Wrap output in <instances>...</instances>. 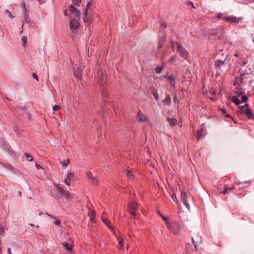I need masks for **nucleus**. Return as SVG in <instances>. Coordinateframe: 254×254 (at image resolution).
Returning a JSON list of instances; mask_svg holds the SVG:
<instances>
[{
	"label": "nucleus",
	"mask_w": 254,
	"mask_h": 254,
	"mask_svg": "<svg viewBox=\"0 0 254 254\" xmlns=\"http://www.w3.org/2000/svg\"><path fill=\"white\" fill-rule=\"evenodd\" d=\"M242 89L236 88L234 90L235 96L232 97V101L236 104L239 105L241 102H245L248 100L246 95H243Z\"/></svg>",
	"instance_id": "obj_1"
},
{
	"label": "nucleus",
	"mask_w": 254,
	"mask_h": 254,
	"mask_svg": "<svg viewBox=\"0 0 254 254\" xmlns=\"http://www.w3.org/2000/svg\"><path fill=\"white\" fill-rule=\"evenodd\" d=\"M167 227L170 232L175 235H179L182 226L180 223L176 220H171L167 222Z\"/></svg>",
	"instance_id": "obj_2"
},
{
	"label": "nucleus",
	"mask_w": 254,
	"mask_h": 254,
	"mask_svg": "<svg viewBox=\"0 0 254 254\" xmlns=\"http://www.w3.org/2000/svg\"><path fill=\"white\" fill-rule=\"evenodd\" d=\"M65 15H69L71 19H80L79 11L76 9L75 7L71 5L68 9L64 11Z\"/></svg>",
	"instance_id": "obj_3"
},
{
	"label": "nucleus",
	"mask_w": 254,
	"mask_h": 254,
	"mask_svg": "<svg viewBox=\"0 0 254 254\" xmlns=\"http://www.w3.org/2000/svg\"><path fill=\"white\" fill-rule=\"evenodd\" d=\"M177 46V51L179 52L180 56L184 59H187L188 57V52L178 42H174L172 44V49H175V46Z\"/></svg>",
	"instance_id": "obj_4"
},
{
	"label": "nucleus",
	"mask_w": 254,
	"mask_h": 254,
	"mask_svg": "<svg viewBox=\"0 0 254 254\" xmlns=\"http://www.w3.org/2000/svg\"><path fill=\"white\" fill-rule=\"evenodd\" d=\"M97 80L100 86L104 88L107 81V75L105 71L102 70L99 71L97 74Z\"/></svg>",
	"instance_id": "obj_5"
},
{
	"label": "nucleus",
	"mask_w": 254,
	"mask_h": 254,
	"mask_svg": "<svg viewBox=\"0 0 254 254\" xmlns=\"http://www.w3.org/2000/svg\"><path fill=\"white\" fill-rule=\"evenodd\" d=\"M241 113L246 114L247 117L249 119H253V114L248 107V104H246L245 106H240L239 107Z\"/></svg>",
	"instance_id": "obj_6"
},
{
	"label": "nucleus",
	"mask_w": 254,
	"mask_h": 254,
	"mask_svg": "<svg viewBox=\"0 0 254 254\" xmlns=\"http://www.w3.org/2000/svg\"><path fill=\"white\" fill-rule=\"evenodd\" d=\"M80 19H71L70 22V28L72 32H74V30H76L79 28V20Z\"/></svg>",
	"instance_id": "obj_7"
},
{
	"label": "nucleus",
	"mask_w": 254,
	"mask_h": 254,
	"mask_svg": "<svg viewBox=\"0 0 254 254\" xmlns=\"http://www.w3.org/2000/svg\"><path fill=\"white\" fill-rule=\"evenodd\" d=\"M225 20L226 21H229L234 24H238L239 23L240 20L242 19L241 17H236L234 15H229L227 17H224Z\"/></svg>",
	"instance_id": "obj_8"
},
{
	"label": "nucleus",
	"mask_w": 254,
	"mask_h": 254,
	"mask_svg": "<svg viewBox=\"0 0 254 254\" xmlns=\"http://www.w3.org/2000/svg\"><path fill=\"white\" fill-rule=\"evenodd\" d=\"M187 196H188V195L185 192L181 191V200L183 201V202L184 203V204L185 205L186 207L187 208L189 209L190 206L189 204L188 203V202L187 201Z\"/></svg>",
	"instance_id": "obj_9"
},
{
	"label": "nucleus",
	"mask_w": 254,
	"mask_h": 254,
	"mask_svg": "<svg viewBox=\"0 0 254 254\" xmlns=\"http://www.w3.org/2000/svg\"><path fill=\"white\" fill-rule=\"evenodd\" d=\"M137 206L138 205L135 202H133L130 204V213L132 216H136L135 210L137 208Z\"/></svg>",
	"instance_id": "obj_10"
},
{
	"label": "nucleus",
	"mask_w": 254,
	"mask_h": 254,
	"mask_svg": "<svg viewBox=\"0 0 254 254\" xmlns=\"http://www.w3.org/2000/svg\"><path fill=\"white\" fill-rule=\"evenodd\" d=\"M58 189L61 195H64L65 197L69 198L70 194L67 190H64L62 187L59 186L58 187Z\"/></svg>",
	"instance_id": "obj_11"
},
{
	"label": "nucleus",
	"mask_w": 254,
	"mask_h": 254,
	"mask_svg": "<svg viewBox=\"0 0 254 254\" xmlns=\"http://www.w3.org/2000/svg\"><path fill=\"white\" fill-rule=\"evenodd\" d=\"M165 78H166L169 81L171 86H174L176 83L175 77L173 75L167 76L166 75Z\"/></svg>",
	"instance_id": "obj_12"
},
{
	"label": "nucleus",
	"mask_w": 254,
	"mask_h": 254,
	"mask_svg": "<svg viewBox=\"0 0 254 254\" xmlns=\"http://www.w3.org/2000/svg\"><path fill=\"white\" fill-rule=\"evenodd\" d=\"M72 177H73V175L71 173L68 172L67 173L66 177L64 179V183L66 185H67V186L70 185V180H71Z\"/></svg>",
	"instance_id": "obj_13"
},
{
	"label": "nucleus",
	"mask_w": 254,
	"mask_h": 254,
	"mask_svg": "<svg viewBox=\"0 0 254 254\" xmlns=\"http://www.w3.org/2000/svg\"><path fill=\"white\" fill-rule=\"evenodd\" d=\"M91 5V2H89L86 6V9H85V15L86 16V18H83V20L85 22H89L88 17L87 16V14H88L87 11L89 9V8H90Z\"/></svg>",
	"instance_id": "obj_14"
},
{
	"label": "nucleus",
	"mask_w": 254,
	"mask_h": 254,
	"mask_svg": "<svg viewBox=\"0 0 254 254\" xmlns=\"http://www.w3.org/2000/svg\"><path fill=\"white\" fill-rule=\"evenodd\" d=\"M102 220L103 221V222L110 229H111V230H113L114 228L113 227H112V226L111 225V221L104 218V217H102Z\"/></svg>",
	"instance_id": "obj_15"
},
{
	"label": "nucleus",
	"mask_w": 254,
	"mask_h": 254,
	"mask_svg": "<svg viewBox=\"0 0 254 254\" xmlns=\"http://www.w3.org/2000/svg\"><path fill=\"white\" fill-rule=\"evenodd\" d=\"M195 239L197 240L196 241H195L193 238H192V244H193V246L195 247V248H196V247L198 245L201 244L202 240H201V238L200 237L199 238L198 236H197V237H195Z\"/></svg>",
	"instance_id": "obj_16"
},
{
	"label": "nucleus",
	"mask_w": 254,
	"mask_h": 254,
	"mask_svg": "<svg viewBox=\"0 0 254 254\" xmlns=\"http://www.w3.org/2000/svg\"><path fill=\"white\" fill-rule=\"evenodd\" d=\"M224 63L225 61L218 60L215 62V66L217 69H221L222 67L224 65Z\"/></svg>",
	"instance_id": "obj_17"
},
{
	"label": "nucleus",
	"mask_w": 254,
	"mask_h": 254,
	"mask_svg": "<svg viewBox=\"0 0 254 254\" xmlns=\"http://www.w3.org/2000/svg\"><path fill=\"white\" fill-rule=\"evenodd\" d=\"M62 244L63 247L68 251L70 252L72 250V246L71 244L68 243L67 242H63Z\"/></svg>",
	"instance_id": "obj_18"
},
{
	"label": "nucleus",
	"mask_w": 254,
	"mask_h": 254,
	"mask_svg": "<svg viewBox=\"0 0 254 254\" xmlns=\"http://www.w3.org/2000/svg\"><path fill=\"white\" fill-rule=\"evenodd\" d=\"M138 117H139V121L140 122L147 121V118L146 116L140 111L138 112Z\"/></svg>",
	"instance_id": "obj_19"
},
{
	"label": "nucleus",
	"mask_w": 254,
	"mask_h": 254,
	"mask_svg": "<svg viewBox=\"0 0 254 254\" xmlns=\"http://www.w3.org/2000/svg\"><path fill=\"white\" fill-rule=\"evenodd\" d=\"M167 120L169 122L171 126H175L177 124L178 121L175 118H167Z\"/></svg>",
	"instance_id": "obj_20"
},
{
	"label": "nucleus",
	"mask_w": 254,
	"mask_h": 254,
	"mask_svg": "<svg viewBox=\"0 0 254 254\" xmlns=\"http://www.w3.org/2000/svg\"><path fill=\"white\" fill-rule=\"evenodd\" d=\"M164 105L169 106L171 104V97L169 95H167L166 98L163 100Z\"/></svg>",
	"instance_id": "obj_21"
},
{
	"label": "nucleus",
	"mask_w": 254,
	"mask_h": 254,
	"mask_svg": "<svg viewBox=\"0 0 254 254\" xmlns=\"http://www.w3.org/2000/svg\"><path fill=\"white\" fill-rule=\"evenodd\" d=\"M88 215L90 217V219L91 221L93 222L95 220V212L92 210H89V211L88 212Z\"/></svg>",
	"instance_id": "obj_22"
},
{
	"label": "nucleus",
	"mask_w": 254,
	"mask_h": 254,
	"mask_svg": "<svg viewBox=\"0 0 254 254\" xmlns=\"http://www.w3.org/2000/svg\"><path fill=\"white\" fill-rule=\"evenodd\" d=\"M124 241V240L122 238H120L119 239V243H118V245L117 246V248L120 249V250H122L124 248V246H123V242Z\"/></svg>",
	"instance_id": "obj_23"
},
{
	"label": "nucleus",
	"mask_w": 254,
	"mask_h": 254,
	"mask_svg": "<svg viewBox=\"0 0 254 254\" xmlns=\"http://www.w3.org/2000/svg\"><path fill=\"white\" fill-rule=\"evenodd\" d=\"M81 72V68H78L76 71H74V75L77 78H80L81 77V75L80 73Z\"/></svg>",
	"instance_id": "obj_24"
},
{
	"label": "nucleus",
	"mask_w": 254,
	"mask_h": 254,
	"mask_svg": "<svg viewBox=\"0 0 254 254\" xmlns=\"http://www.w3.org/2000/svg\"><path fill=\"white\" fill-rule=\"evenodd\" d=\"M227 16L225 15L224 13H220L216 15V18L219 19H222L225 20L224 17H227Z\"/></svg>",
	"instance_id": "obj_25"
},
{
	"label": "nucleus",
	"mask_w": 254,
	"mask_h": 254,
	"mask_svg": "<svg viewBox=\"0 0 254 254\" xmlns=\"http://www.w3.org/2000/svg\"><path fill=\"white\" fill-rule=\"evenodd\" d=\"M151 94L153 95V96L156 99V100H159V96H158V93H157V91H156V90L153 89L152 90Z\"/></svg>",
	"instance_id": "obj_26"
},
{
	"label": "nucleus",
	"mask_w": 254,
	"mask_h": 254,
	"mask_svg": "<svg viewBox=\"0 0 254 254\" xmlns=\"http://www.w3.org/2000/svg\"><path fill=\"white\" fill-rule=\"evenodd\" d=\"M127 175L130 179H132L133 178V174L131 170L127 172Z\"/></svg>",
	"instance_id": "obj_27"
},
{
	"label": "nucleus",
	"mask_w": 254,
	"mask_h": 254,
	"mask_svg": "<svg viewBox=\"0 0 254 254\" xmlns=\"http://www.w3.org/2000/svg\"><path fill=\"white\" fill-rule=\"evenodd\" d=\"M24 156L26 158L27 160H28V161H32L33 160V157L28 153H25Z\"/></svg>",
	"instance_id": "obj_28"
},
{
	"label": "nucleus",
	"mask_w": 254,
	"mask_h": 254,
	"mask_svg": "<svg viewBox=\"0 0 254 254\" xmlns=\"http://www.w3.org/2000/svg\"><path fill=\"white\" fill-rule=\"evenodd\" d=\"M21 41L22 42L23 46H25L27 42V38L26 36H22L21 38Z\"/></svg>",
	"instance_id": "obj_29"
},
{
	"label": "nucleus",
	"mask_w": 254,
	"mask_h": 254,
	"mask_svg": "<svg viewBox=\"0 0 254 254\" xmlns=\"http://www.w3.org/2000/svg\"><path fill=\"white\" fill-rule=\"evenodd\" d=\"M91 181H92V183L94 185H97L99 183V182H98V179H97L96 177H93L92 179H91Z\"/></svg>",
	"instance_id": "obj_30"
},
{
	"label": "nucleus",
	"mask_w": 254,
	"mask_h": 254,
	"mask_svg": "<svg viewBox=\"0 0 254 254\" xmlns=\"http://www.w3.org/2000/svg\"><path fill=\"white\" fill-rule=\"evenodd\" d=\"M232 190V188H225V189L222 192L223 194H225L227 193H228L229 192L231 191V190Z\"/></svg>",
	"instance_id": "obj_31"
},
{
	"label": "nucleus",
	"mask_w": 254,
	"mask_h": 254,
	"mask_svg": "<svg viewBox=\"0 0 254 254\" xmlns=\"http://www.w3.org/2000/svg\"><path fill=\"white\" fill-rule=\"evenodd\" d=\"M159 214L165 222L166 225H167V222H169L168 221V218L162 215L160 212H159Z\"/></svg>",
	"instance_id": "obj_32"
},
{
	"label": "nucleus",
	"mask_w": 254,
	"mask_h": 254,
	"mask_svg": "<svg viewBox=\"0 0 254 254\" xmlns=\"http://www.w3.org/2000/svg\"><path fill=\"white\" fill-rule=\"evenodd\" d=\"M162 70V67H156L155 68V71L157 73L159 74L161 72Z\"/></svg>",
	"instance_id": "obj_33"
},
{
	"label": "nucleus",
	"mask_w": 254,
	"mask_h": 254,
	"mask_svg": "<svg viewBox=\"0 0 254 254\" xmlns=\"http://www.w3.org/2000/svg\"><path fill=\"white\" fill-rule=\"evenodd\" d=\"M5 13L11 18H13L14 16L11 14V12L8 10H5Z\"/></svg>",
	"instance_id": "obj_34"
},
{
	"label": "nucleus",
	"mask_w": 254,
	"mask_h": 254,
	"mask_svg": "<svg viewBox=\"0 0 254 254\" xmlns=\"http://www.w3.org/2000/svg\"><path fill=\"white\" fill-rule=\"evenodd\" d=\"M69 162V159H67V160H64L63 162V166L65 167L67 165V164Z\"/></svg>",
	"instance_id": "obj_35"
},
{
	"label": "nucleus",
	"mask_w": 254,
	"mask_h": 254,
	"mask_svg": "<svg viewBox=\"0 0 254 254\" xmlns=\"http://www.w3.org/2000/svg\"><path fill=\"white\" fill-rule=\"evenodd\" d=\"M87 177L91 180V179L93 177L92 176V173L90 172H87L86 173Z\"/></svg>",
	"instance_id": "obj_36"
},
{
	"label": "nucleus",
	"mask_w": 254,
	"mask_h": 254,
	"mask_svg": "<svg viewBox=\"0 0 254 254\" xmlns=\"http://www.w3.org/2000/svg\"><path fill=\"white\" fill-rule=\"evenodd\" d=\"M106 88V85H105V87L104 88H103L101 87V89L103 90L102 94L103 96H106L107 95V92L106 91L104 90V88Z\"/></svg>",
	"instance_id": "obj_37"
},
{
	"label": "nucleus",
	"mask_w": 254,
	"mask_h": 254,
	"mask_svg": "<svg viewBox=\"0 0 254 254\" xmlns=\"http://www.w3.org/2000/svg\"><path fill=\"white\" fill-rule=\"evenodd\" d=\"M53 110L56 111H59V110H60V107L58 105H55L53 108Z\"/></svg>",
	"instance_id": "obj_38"
},
{
	"label": "nucleus",
	"mask_w": 254,
	"mask_h": 254,
	"mask_svg": "<svg viewBox=\"0 0 254 254\" xmlns=\"http://www.w3.org/2000/svg\"><path fill=\"white\" fill-rule=\"evenodd\" d=\"M80 1V0H72L73 3L75 5L78 4Z\"/></svg>",
	"instance_id": "obj_39"
},
{
	"label": "nucleus",
	"mask_w": 254,
	"mask_h": 254,
	"mask_svg": "<svg viewBox=\"0 0 254 254\" xmlns=\"http://www.w3.org/2000/svg\"><path fill=\"white\" fill-rule=\"evenodd\" d=\"M171 197L173 200L175 201H177V196L175 194H172L171 195Z\"/></svg>",
	"instance_id": "obj_40"
},
{
	"label": "nucleus",
	"mask_w": 254,
	"mask_h": 254,
	"mask_svg": "<svg viewBox=\"0 0 254 254\" xmlns=\"http://www.w3.org/2000/svg\"><path fill=\"white\" fill-rule=\"evenodd\" d=\"M32 76H33V78H34L35 79L38 81V80H39L38 77L35 73H33Z\"/></svg>",
	"instance_id": "obj_41"
},
{
	"label": "nucleus",
	"mask_w": 254,
	"mask_h": 254,
	"mask_svg": "<svg viewBox=\"0 0 254 254\" xmlns=\"http://www.w3.org/2000/svg\"><path fill=\"white\" fill-rule=\"evenodd\" d=\"M54 223L56 225H60L61 224V222L59 220L56 219L54 222Z\"/></svg>",
	"instance_id": "obj_42"
},
{
	"label": "nucleus",
	"mask_w": 254,
	"mask_h": 254,
	"mask_svg": "<svg viewBox=\"0 0 254 254\" xmlns=\"http://www.w3.org/2000/svg\"><path fill=\"white\" fill-rule=\"evenodd\" d=\"M210 94H211L212 96L215 95V90L214 89H210Z\"/></svg>",
	"instance_id": "obj_43"
},
{
	"label": "nucleus",
	"mask_w": 254,
	"mask_h": 254,
	"mask_svg": "<svg viewBox=\"0 0 254 254\" xmlns=\"http://www.w3.org/2000/svg\"><path fill=\"white\" fill-rule=\"evenodd\" d=\"M202 130H200V131H199L198 132V139H200V137H201V136H202Z\"/></svg>",
	"instance_id": "obj_44"
},
{
	"label": "nucleus",
	"mask_w": 254,
	"mask_h": 254,
	"mask_svg": "<svg viewBox=\"0 0 254 254\" xmlns=\"http://www.w3.org/2000/svg\"><path fill=\"white\" fill-rule=\"evenodd\" d=\"M35 166L37 169H42V167L39 164H37V163H35Z\"/></svg>",
	"instance_id": "obj_45"
},
{
	"label": "nucleus",
	"mask_w": 254,
	"mask_h": 254,
	"mask_svg": "<svg viewBox=\"0 0 254 254\" xmlns=\"http://www.w3.org/2000/svg\"><path fill=\"white\" fill-rule=\"evenodd\" d=\"M175 61V57H172L170 59V62H171V63L174 62Z\"/></svg>",
	"instance_id": "obj_46"
},
{
	"label": "nucleus",
	"mask_w": 254,
	"mask_h": 254,
	"mask_svg": "<svg viewBox=\"0 0 254 254\" xmlns=\"http://www.w3.org/2000/svg\"><path fill=\"white\" fill-rule=\"evenodd\" d=\"M210 99L212 100V101H215L216 100V97L215 96V95L210 97Z\"/></svg>",
	"instance_id": "obj_47"
},
{
	"label": "nucleus",
	"mask_w": 254,
	"mask_h": 254,
	"mask_svg": "<svg viewBox=\"0 0 254 254\" xmlns=\"http://www.w3.org/2000/svg\"><path fill=\"white\" fill-rule=\"evenodd\" d=\"M221 112H222L223 113H224V114H225V113H226V109H224V108H222V109H221Z\"/></svg>",
	"instance_id": "obj_48"
},
{
	"label": "nucleus",
	"mask_w": 254,
	"mask_h": 254,
	"mask_svg": "<svg viewBox=\"0 0 254 254\" xmlns=\"http://www.w3.org/2000/svg\"><path fill=\"white\" fill-rule=\"evenodd\" d=\"M40 3H44L46 0H37Z\"/></svg>",
	"instance_id": "obj_49"
},
{
	"label": "nucleus",
	"mask_w": 254,
	"mask_h": 254,
	"mask_svg": "<svg viewBox=\"0 0 254 254\" xmlns=\"http://www.w3.org/2000/svg\"><path fill=\"white\" fill-rule=\"evenodd\" d=\"M174 102H177V98L176 95H174Z\"/></svg>",
	"instance_id": "obj_50"
},
{
	"label": "nucleus",
	"mask_w": 254,
	"mask_h": 254,
	"mask_svg": "<svg viewBox=\"0 0 254 254\" xmlns=\"http://www.w3.org/2000/svg\"><path fill=\"white\" fill-rule=\"evenodd\" d=\"M162 26H163L164 28H166L167 25L166 23H162Z\"/></svg>",
	"instance_id": "obj_51"
},
{
	"label": "nucleus",
	"mask_w": 254,
	"mask_h": 254,
	"mask_svg": "<svg viewBox=\"0 0 254 254\" xmlns=\"http://www.w3.org/2000/svg\"><path fill=\"white\" fill-rule=\"evenodd\" d=\"M189 4H190V5H191L193 7V8H195L194 6H193V3L192 2H190V1H189Z\"/></svg>",
	"instance_id": "obj_52"
},
{
	"label": "nucleus",
	"mask_w": 254,
	"mask_h": 254,
	"mask_svg": "<svg viewBox=\"0 0 254 254\" xmlns=\"http://www.w3.org/2000/svg\"><path fill=\"white\" fill-rule=\"evenodd\" d=\"M7 251H8V254H12L11 253L10 249V248H8Z\"/></svg>",
	"instance_id": "obj_53"
},
{
	"label": "nucleus",
	"mask_w": 254,
	"mask_h": 254,
	"mask_svg": "<svg viewBox=\"0 0 254 254\" xmlns=\"http://www.w3.org/2000/svg\"><path fill=\"white\" fill-rule=\"evenodd\" d=\"M226 117H228V118H231V116H229V115H226Z\"/></svg>",
	"instance_id": "obj_54"
},
{
	"label": "nucleus",
	"mask_w": 254,
	"mask_h": 254,
	"mask_svg": "<svg viewBox=\"0 0 254 254\" xmlns=\"http://www.w3.org/2000/svg\"><path fill=\"white\" fill-rule=\"evenodd\" d=\"M173 50H177V46L176 45L175 46V49H173Z\"/></svg>",
	"instance_id": "obj_55"
}]
</instances>
